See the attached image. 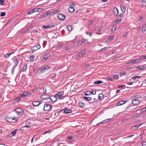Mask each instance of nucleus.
Wrapping results in <instances>:
<instances>
[{"label": "nucleus", "mask_w": 146, "mask_h": 146, "mask_svg": "<svg viewBox=\"0 0 146 146\" xmlns=\"http://www.w3.org/2000/svg\"><path fill=\"white\" fill-rule=\"evenodd\" d=\"M140 101L137 99L134 100L132 101V103L134 106H137L140 103Z\"/></svg>", "instance_id": "nucleus-9"}, {"label": "nucleus", "mask_w": 146, "mask_h": 146, "mask_svg": "<svg viewBox=\"0 0 146 146\" xmlns=\"http://www.w3.org/2000/svg\"><path fill=\"white\" fill-rule=\"evenodd\" d=\"M4 0H0V4L2 5H4Z\"/></svg>", "instance_id": "nucleus-44"}, {"label": "nucleus", "mask_w": 146, "mask_h": 146, "mask_svg": "<svg viewBox=\"0 0 146 146\" xmlns=\"http://www.w3.org/2000/svg\"><path fill=\"white\" fill-rule=\"evenodd\" d=\"M64 94V92H59L55 95L57 97L58 96H61Z\"/></svg>", "instance_id": "nucleus-20"}, {"label": "nucleus", "mask_w": 146, "mask_h": 146, "mask_svg": "<svg viewBox=\"0 0 146 146\" xmlns=\"http://www.w3.org/2000/svg\"><path fill=\"white\" fill-rule=\"evenodd\" d=\"M117 88H121L123 89H124L126 87L125 86V85H121V86H117Z\"/></svg>", "instance_id": "nucleus-34"}, {"label": "nucleus", "mask_w": 146, "mask_h": 146, "mask_svg": "<svg viewBox=\"0 0 146 146\" xmlns=\"http://www.w3.org/2000/svg\"><path fill=\"white\" fill-rule=\"evenodd\" d=\"M143 18L142 17H140L139 18L138 20L141 21H143Z\"/></svg>", "instance_id": "nucleus-55"}, {"label": "nucleus", "mask_w": 146, "mask_h": 146, "mask_svg": "<svg viewBox=\"0 0 146 146\" xmlns=\"http://www.w3.org/2000/svg\"><path fill=\"white\" fill-rule=\"evenodd\" d=\"M18 131L17 129H15L13 131H12L11 133V134L13 136H14L17 133V131Z\"/></svg>", "instance_id": "nucleus-25"}, {"label": "nucleus", "mask_w": 146, "mask_h": 146, "mask_svg": "<svg viewBox=\"0 0 146 146\" xmlns=\"http://www.w3.org/2000/svg\"><path fill=\"white\" fill-rule=\"evenodd\" d=\"M58 10H57L52 11L53 15L57 13H58Z\"/></svg>", "instance_id": "nucleus-53"}, {"label": "nucleus", "mask_w": 146, "mask_h": 146, "mask_svg": "<svg viewBox=\"0 0 146 146\" xmlns=\"http://www.w3.org/2000/svg\"><path fill=\"white\" fill-rule=\"evenodd\" d=\"M42 103V101H34L32 103L33 105L35 106H38Z\"/></svg>", "instance_id": "nucleus-7"}, {"label": "nucleus", "mask_w": 146, "mask_h": 146, "mask_svg": "<svg viewBox=\"0 0 146 146\" xmlns=\"http://www.w3.org/2000/svg\"><path fill=\"white\" fill-rule=\"evenodd\" d=\"M141 77V76H134L132 78L133 80L138 79V78H140Z\"/></svg>", "instance_id": "nucleus-35"}, {"label": "nucleus", "mask_w": 146, "mask_h": 146, "mask_svg": "<svg viewBox=\"0 0 146 146\" xmlns=\"http://www.w3.org/2000/svg\"><path fill=\"white\" fill-rule=\"evenodd\" d=\"M124 16V15L123 14H120L117 17V18H118V17H123Z\"/></svg>", "instance_id": "nucleus-59"}, {"label": "nucleus", "mask_w": 146, "mask_h": 146, "mask_svg": "<svg viewBox=\"0 0 146 146\" xmlns=\"http://www.w3.org/2000/svg\"><path fill=\"white\" fill-rule=\"evenodd\" d=\"M78 105L81 108H83L85 106L84 104L82 102H79L78 103Z\"/></svg>", "instance_id": "nucleus-22"}, {"label": "nucleus", "mask_w": 146, "mask_h": 146, "mask_svg": "<svg viewBox=\"0 0 146 146\" xmlns=\"http://www.w3.org/2000/svg\"><path fill=\"white\" fill-rule=\"evenodd\" d=\"M29 94V93L27 92H25L21 95V96L22 97H24L27 96Z\"/></svg>", "instance_id": "nucleus-16"}, {"label": "nucleus", "mask_w": 146, "mask_h": 146, "mask_svg": "<svg viewBox=\"0 0 146 146\" xmlns=\"http://www.w3.org/2000/svg\"><path fill=\"white\" fill-rule=\"evenodd\" d=\"M93 20H92L89 22L88 24L89 25H91L93 23Z\"/></svg>", "instance_id": "nucleus-54"}, {"label": "nucleus", "mask_w": 146, "mask_h": 146, "mask_svg": "<svg viewBox=\"0 0 146 146\" xmlns=\"http://www.w3.org/2000/svg\"><path fill=\"white\" fill-rule=\"evenodd\" d=\"M57 16L58 19L62 20H64L65 18V16L62 14H58Z\"/></svg>", "instance_id": "nucleus-10"}, {"label": "nucleus", "mask_w": 146, "mask_h": 146, "mask_svg": "<svg viewBox=\"0 0 146 146\" xmlns=\"http://www.w3.org/2000/svg\"><path fill=\"white\" fill-rule=\"evenodd\" d=\"M137 70H142L141 68V66H139L138 67H137L135 68Z\"/></svg>", "instance_id": "nucleus-57"}, {"label": "nucleus", "mask_w": 146, "mask_h": 146, "mask_svg": "<svg viewBox=\"0 0 146 146\" xmlns=\"http://www.w3.org/2000/svg\"><path fill=\"white\" fill-rule=\"evenodd\" d=\"M103 82L101 80H98L94 82V84H99L103 83Z\"/></svg>", "instance_id": "nucleus-26"}, {"label": "nucleus", "mask_w": 146, "mask_h": 146, "mask_svg": "<svg viewBox=\"0 0 146 146\" xmlns=\"http://www.w3.org/2000/svg\"><path fill=\"white\" fill-rule=\"evenodd\" d=\"M37 89V88L36 87H35L33 89L32 91L33 92H35V90H36Z\"/></svg>", "instance_id": "nucleus-64"}, {"label": "nucleus", "mask_w": 146, "mask_h": 146, "mask_svg": "<svg viewBox=\"0 0 146 146\" xmlns=\"http://www.w3.org/2000/svg\"><path fill=\"white\" fill-rule=\"evenodd\" d=\"M127 102L125 100H121L119 101L118 103L116 104L117 106H119L125 104Z\"/></svg>", "instance_id": "nucleus-12"}, {"label": "nucleus", "mask_w": 146, "mask_h": 146, "mask_svg": "<svg viewBox=\"0 0 146 146\" xmlns=\"http://www.w3.org/2000/svg\"><path fill=\"white\" fill-rule=\"evenodd\" d=\"M5 15V13L4 12H3L1 13L0 16L1 17H3Z\"/></svg>", "instance_id": "nucleus-61"}, {"label": "nucleus", "mask_w": 146, "mask_h": 146, "mask_svg": "<svg viewBox=\"0 0 146 146\" xmlns=\"http://www.w3.org/2000/svg\"><path fill=\"white\" fill-rule=\"evenodd\" d=\"M52 106L48 104H45L44 105V111H49L52 110Z\"/></svg>", "instance_id": "nucleus-1"}, {"label": "nucleus", "mask_w": 146, "mask_h": 146, "mask_svg": "<svg viewBox=\"0 0 146 146\" xmlns=\"http://www.w3.org/2000/svg\"><path fill=\"white\" fill-rule=\"evenodd\" d=\"M111 118H109V119H106V120H104V121H102V122H100L99 123H97L96 124V125H94V126L96 127L97 125H99V124H101V123L105 124V123H107L108 122L110 121L111 120Z\"/></svg>", "instance_id": "nucleus-5"}, {"label": "nucleus", "mask_w": 146, "mask_h": 146, "mask_svg": "<svg viewBox=\"0 0 146 146\" xmlns=\"http://www.w3.org/2000/svg\"><path fill=\"white\" fill-rule=\"evenodd\" d=\"M14 53V52H13L10 54H6L4 56V58H8L9 57V56L11 54H12Z\"/></svg>", "instance_id": "nucleus-28"}, {"label": "nucleus", "mask_w": 146, "mask_h": 146, "mask_svg": "<svg viewBox=\"0 0 146 146\" xmlns=\"http://www.w3.org/2000/svg\"><path fill=\"white\" fill-rule=\"evenodd\" d=\"M91 92H90L88 91L85 93V95L86 96H88L90 95Z\"/></svg>", "instance_id": "nucleus-43"}, {"label": "nucleus", "mask_w": 146, "mask_h": 146, "mask_svg": "<svg viewBox=\"0 0 146 146\" xmlns=\"http://www.w3.org/2000/svg\"><path fill=\"white\" fill-rule=\"evenodd\" d=\"M34 13V11H33V9H31V11H29L28 12L27 14L28 15H30Z\"/></svg>", "instance_id": "nucleus-37"}, {"label": "nucleus", "mask_w": 146, "mask_h": 146, "mask_svg": "<svg viewBox=\"0 0 146 146\" xmlns=\"http://www.w3.org/2000/svg\"><path fill=\"white\" fill-rule=\"evenodd\" d=\"M83 42H84V41H83L82 39L80 41L78 42V43L77 44V45H78L80 46L83 43Z\"/></svg>", "instance_id": "nucleus-36"}, {"label": "nucleus", "mask_w": 146, "mask_h": 146, "mask_svg": "<svg viewBox=\"0 0 146 146\" xmlns=\"http://www.w3.org/2000/svg\"><path fill=\"white\" fill-rule=\"evenodd\" d=\"M38 50V49H37V48L36 47V46H33V49H32V52H33L34 51H36V50Z\"/></svg>", "instance_id": "nucleus-32"}, {"label": "nucleus", "mask_w": 146, "mask_h": 146, "mask_svg": "<svg viewBox=\"0 0 146 146\" xmlns=\"http://www.w3.org/2000/svg\"><path fill=\"white\" fill-rule=\"evenodd\" d=\"M141 125V124H140L136 125L132 127V128L134 130H136Z\"/></svg>", "instance_id": "nucleus-23"}, {"label": "nucleus", "mask_w": 146, "mask_h": 146, "mask_svg": "<svg viewBox=\"0 0 146 146\" xmlns=\"http://www.w3.org/2000/svg\"><path fill=\"white\" fill-rule=\"evenodd\" d=\"M117 27V26H115V25L113 26L112 27L111 31H112L113 30V29H114V31H115Z\"/></svg>", "instance_id": "nucleus-42"}, {"label": "nucleus", "mask_w": 146, "mask_h": 146, "mask_svg": "<svg viewBox=\"0 0 146 146\" xmlns=\"http://www.w3.org/2000/svg\"><path fill=\"white\" fill-rule=\"evenodd\" d=\"M134 135V134L130 135L128 136L125 137L123 138H130V137H132Z\"/></svg>", "instance_id": "nucleus-49"}, {"label": "nucleus", "mask_w": 146, "mask_h": 146, "mask_svg": "<svg viewBox=\"0 0 146 146\" xmlns=\"http://www.w3.org/2000/svg\"><path fill=\"white\" fill-rule=\"evenodd\" d=\"M141 70L145 69L146 68V65H144L142 66H141Z\"/></svg>", "instance_id": "nucleus-48"}, {"label": "nucleus", "mask_w": 146, "mask_h": 146, "mask_svg": "<svg viewBox=\"0 0 146 146\" xmlns=\"http://www.w3.org/2000/svg\"><path fill=\"white\" fill-rule=\"evenodd\" d=\"M114 38V36H111L109 37L108 38V39L110 40H113Z\"/></svg>", "instance_id": "nucleus-40"}, {"label": "nucleus", "mask_w": 146, "mask_h": 146, "mask_svg": "<svg viewBox=\"0 0 146 146\" xmlns=\"http://www.w3.org/2000/svg\"><path fill=\"white\" fill-rule=\"evenodd\" d=\"M104 97V95L102 94H100L98 95V98L101 100L103 99Z\"/></svg>", "instance_id": "nucleus-27"}, {"label": "nucleus", "mask_w": 146, "mask_h": 146, "mask_svg": "<svg viewBox=\"0 0 146 146\" xmlns=\"http://www.w3.org/2000/svg\"><path fill=\"white\" fill-rule=\"evenodd\" d=\"M64 110V113L66 114L69 113H71L72 112V111L71 110L69 109H64L63 110H61L60 112Z\"/></svg>", "instance_id": "nucleus-6"}, {"label": "nucleus", "mask_w": 146, "mask_h": 146, "mask_svg": "<svg viewBox=\"0 0 146 146\" xmlns=\"http://www.w3.org/2000/svg\"><path fill=\"white\" fill-rule=\"evenodd\" d=\"M71 47L70 46H67L66 48V50H69V49H70V48H71Z\"/></svg>", "instance_id": "nucleus-56"}, {"label": "nucleus", "mask_w": 146, "mask_h": 146, "mask_svg": "<svg viewBox=\"0 0 146 146\" xmlns=\"http://www.w3.org/2000/svg\"><path fill=\"white\" fill-rule=\"evenodd\" d=\"M113 12L115 16L119 14V11L117 8L115 7L113 9Z\"/></svg>", "instance_id": "nucleus-13"}, {"label": "nucleus", "mask_w": 146, "mask_h": 146, "mask_svg": "<svg viewBox=\"0 0 146 146\" xmlns=\"http://www.w3.org/2000/svg\"><path fill=\"white\" fill-rule=\"evenodd\" d=\"M56 95L55 96H52L49 97V99L52 101V102H55L56 100Z\"/></svg>", "instance_id": "nucleus-11"}, {"label": "nucleus", "mask_w": 146, "mask_h": 146, "mask_svg": "<svg viewBox=\"0 0 146 146\" xmlns=\"http://www.w3.org/2000/svg\"><path fill=\"white\" fill-rule=\"evenodd\" d=\"M120 7L123 13H124L125 12V11L126 9L125 6L124 5H121L120 6Z\"/></svg>", "instance_id": "nucleus-17"}, {"label": "nucleus", "mask_w": 146, "mask_h": 146, "mask_svg": "<svg viewBox=\"0 0 146 146\" xmlns=\"http://www.w3.org/2000/svg\"><path fill=\"white\" fill-rule=\"evenodd\" d=\"M108 48L106 47H104V48H102V49H101V50H100V51H102V50H105L106 49H107Z\"/></svg>", "instance_id": "nucleus-58"}, {"label": "nucleus", "mask_w": 146, "mask_h": 146, "mask_svg": "<svg viewBox=\"0 0 146 146\" xmlns=\"http://www.w3.org/2000/svg\"><path fill=\"white\" fill-rule=\"evenodd\" d=\"M139 59H136V60H130V62L131 63H136L140 62V61H137V60H139Z\"/></svg>", "instance_id": "nucleus-19"}, {"label": "nucleus", "mask_w": 146, "mask_h": 146, "mask_svg": "<svg viewBox=\"0 0 146 146\" xmlns=\"http://www.w3.org/2000/svg\"><path fill=\"white\" fill-rule=\"evenodd\" d=\"M42 9L41 8H35L33 9V11H34V13L36 12H39L40 11L39 10L42 11Z\"/></svg>", "instance_id": "nucleus-24"}, {"label": "nucleus", "mask_w": 146, "mask_h": 146, "mask_svg": "<svg viewBox=\"0 0 146 146\" xmlns=\"http://www.w3.org/2000/svg\"><path fill=\"white\" fill-rule=\"evenodd\" d=\"M146 31V23H145L144 25L143 26L142 30V33H144Z\"/></svg>", "instance_id": "nucleus-29"}, {"label": "nucleus", "mask_w": 146, "mask_h": 146, "mask_svg": "<svg viewBox=\"0 0 146 146\" xmlns=\"http://www.w3.org/2000/svg\"><path fill=\"white\" fill-rule=\"evenodd\" d=\"M86 50H82L78 54V56L80 57H82V56L85 54Z\"/></svg>", "instance_id": "nucleus-14"}, {"label": "nucleus", "mask_w": 146, "mask_h": 146, "mask_svg": "<svg viewBox=\"0 0 146 146\" xmlns=\"http://www.w3.org/2000/svg\"><path fill=\"white\" fill-rule=\"evenodd\" d=\"M15 111L17 115H23L24 114L23 110L21 108H17L15 110Z\"/></svg>", "instance_id": "nucleus-2"}, {"label": "nucleus", "mask_w": 146, "mask_h": 146, "mask_svg": "<svg viewBox=\"0 0 146 146\" xmlns=\"http://www.w3.org/2000/svg\"><path fill=\"white\" fill-rule=\"evenodd\" d=\"M107 79L109 81H112L113 80L111 78H110V77H107Z\"/></svg>", "instance_id": "nucleus-63"}, {"label": "nucleus", "mask_w": 146, "mask_h": 146, "mask_svg": "<svg viewBox=\"0 0 146 146\" xmlns=\"http://www.w3.org/2000/svg\"><path fill=\"white\" fill-rule=\"evenodd\" d=\"M35 58L34 56L33 55H32L31 56L30 59L31 60H33Z\"/></svg>", "instance_id": "nucleus-45"}, {"label": "nucleus", "mask_w": 146, "mask_h": 146, "mask_svg": "<svg viewBox=\"0 0 146 146\" xmlns=\"http://www.w3.org/2000/svg\"><path fill=\"white\" fill-rule=\"evenodd\" d=\"M49 97L50 96H48V97H47L42 98L41 97L40 98H42L43 100H47V99H49Z\"/></svg>", "instance_id": "nucleus-39"}, {"label": "nucleus", "mask_w": 146, "mask_h": 146, "mask_svg": "<svg viewBox=\"0 0 146 146\" xmlns=\"http://www.w3.org/2000/svg\"><path fill=\"white\" fill-rule=\"evenodd\" d=\"M93 95H95L96 94V91H91V92H90Z\"/></svg>", "instance_id": "nucleus-52"}, {"label": "nucleus", "mask_w": 146, "mask_h": 146, "mask_svg": "<svg viewBox=\"0 0 146 146\" xmlns=\"http://www.w3.org/2000/svg\"><path fill=\"white\" fill-rule=\"evenodd\" d=\"M113 78L117 80L119 78V77L117 75H114Z\"/></svg>", "instance_id": "nucleus-51"}, {"label": "nucleus", "mask_w": 146, "mask_h": 146, "mask_svg": "<svg viewBox=\"0 0 146 146\" xmlns=\"http://www.w3.org/2000/svg\"><path fill=\"white\" fill-rule=\"evenodd\" d=\"M27 63H26L24 65L22 70V71L23 72H25L26 71L27 68Z\"/></svg>", "instance_id": "nucleus-21"}, {"label": "nucleus", "mask_w": 146, "mask_h": 146, "mask_svg": "<svg viewBox=\"0 0 146 146\" xmlns=\"http://www.w3.org/2000/svg\"><path fill=\"white\" fill-rule=\"evenodd\" d=\"M50 132H51V131L50 130H49L48 131H46L45 132H44V133H43L42 134V135H45V134H46L48 133H50Z\"/></svg>", "instance_id": "nucleus-41"}, {"label": "nucleus", "mask_w": 146, "mask_h": 146, "mask_svg": "<svg viewBox=\"0 0 146 146\" xmlns=\"http://www.w3.org/2000/svg\"><path fill=\"white\" fill-rule=\"evenodd\" d=\"M49 57V55L48 54H45L44 55L43 58L46 60Z\"/></svg>", "instance_id": "nucleus-33"}, {"label": "nucleus", "mask_w": 146, "mask_h": 146, "mask_svg": "<svg viewBox=\"0 0 146 146\" xmlns=\"http://www.w3.org/2000/svg\"><path fill=\"white\" fill-rule=\"evenodd\" d=\"M6 120L10 122L15 123L17 121V118L14 117L13 118H10L8 117H6Z\"/></svg>", "instance_id": "nucleus-4"}, {"label": "nucleus", "mask_w": 146, "mask_h": 146, "mask_svg": "<svg viewBox=\"0 0 146 146\" xmlns=\"http://www.w3.org/2000/svg\"><path fill=\"white\" fill-rule=\"evenodd\" d=\"M55 26L54 25H51L50 24L48 25H44L42 27V28L43 29H51L52 27H54Z\"/></svg>", "instance_id": "nucleus-8"}, {"label": "nucleus", "mask_w": 146, "mask_h": 146, "mask_svg": "<svg viewBox=\"0 0 146 146\" xmlns=\"http://www.w3.org/2000/svg\"><path fill=\"white\" fill-rule=\"evenodd\" d=\"M103 29V27H100L99 28L98 31H101Z\"/></svg>", "instance_id": "nucleus-60"}, {"label": "nucleus", "mask_w": 146, "mask_h": 146, "mask_svg": "<svg viewBox=\"0 0 146 146\" xmlns=\"http://www.w3.org/2000/svg\"><path fill=\"white\" fill-rule=\"evenodd\" d=\"M50 66H49L47 65L45 66L40 68L39 69V70L42 72H43L48 70Z\"/></svg>", "instance_id": "nucleus-3"}, {"label": "nucleus", "mask_w": 146, "mask_h": 146, "mask_svg": "<svg viewBox=\"0 0 146 146\" xmlns=\"http://www.w3.org/2000/svg\"><path fill=\"white\" fill-rule=\"evenodd\" d=\"M83 98L87 100V101H90L92 100V98L91 97H87L84 96L83 97Z\"/></svg>", "instance_id": "nucleus-30"}, {"label": "nucleus", "mask_w": 146, "mask_h": 146, "mask_svg": "<svg viewBox=\"0 0 146 146\" xmlns=\"http://www.w3.org/2000/svg\"><path fill=\"white\" fill-rule=\"evenodd\" d=\"M21 99V97H19L17 98H16L15 99V101H19Z\"/></svg>", "instance_id": "nucleus-47"}, {"label": "nucleus", "mask_w": 146, "mask_h": 146, "mask_svg": "<svg viewBox=\"0 0 146 146\" xmlns=\"http://www.w3.org/2000/svg\"><path fill=\"white\" fill-rule=\"evenodd\" d=\"M68 11L70 12H73L75 11V9L74 7H70L68 9Z\"/></svg>", "instance_id": "nucleus-18"}, {"label": "nucleus", "mask_w": 146, "mask_h": 146, "mask_svg": "<svg viewBox=\"0 0 146 146\" xmlns=\"http://www.w3.org/2000/svg\"><path fill=\"white\" fill-rule=\"evenodd\" d=\"M53 15V11H49L47 13V16L49 15Z\"/></svg>", "instance_id": "nucleus-31"}, {"label": "nucleus", "mask_w": 146, "mask_h": 146, "mask_svg": "<svg viewBox=\"0 0 146 146\" xmlns=\"http://www.w3.org/2000/svg\"><path fill=\"white\" fill-rule=\"evenodd\" d=\"M13 62L14 64V65L13 66H14V67H16L18 64V62L17 60L16 59H14L13 60Z\"/></svg>", "instance_id": "nucleus-15"}, {"label": "nucleus", "mask_w": 146, "mask_h": 146, "mask_svg": "<svg viewBox=\"0 0 146 146\" xmlns=\"http://www.w3.org/2000/svg\"><path fill=\"white\" fill-rule=\"evenodd\" d=\"M141 144L142 145H146V141H144Z\"/></svg>", "instance_id": "nucleus-62"}, {"label": "nucleus", "mask_w": 146, "mask_h": 146, "mask_svg": "<svg viewBox=\"0 0 146 146\" xmlns=\"http://www.w3.org/2000/svg\"><path fill=\"white\" fill-rule=\"evenodd\" d=\"M86 34L87 35H89L91 37L92 35V33H89L87 31L86 32Z\"/></svg>", "instance_id": "nucleus-50"}, {"label": "nucleus", "mask_w": 146, "mask_h": 146, "mask_svg": "<svg viewBox=\"0 0 146 146\" xmlns=\"http://www.w3.org/2000/svg\"><path fill=\"white\" fill-rule=\"evenodd\" d=\"M67 28L68 31H71L72 29V27L71 25H68Z\"/></svg>", "instance_id": "nucleus-38"}, {"label": "nucleus", "mask_w": 146, "mask_h": 146, "mask_svg": "<svg viewBox=\"0 0 146 146\" xmlns=\"http://www.w3.org/2000/svg\"><path fill=\"white\" fill-rule=\"evenodd\" d=\"M121 19H119L115 21V22L117 23H118L121 22Z\"/></svg>", "instance_id": "nucleus-46"}]
</instances>
